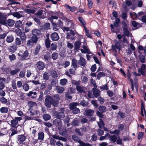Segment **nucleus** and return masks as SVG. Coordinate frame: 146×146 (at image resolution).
I'll return each instance as SVG.
<instances>
[{"instance_id":"22","label":"nucleus","mask_w":146,"mask_h":146,"mask_svg":"<svg viewBox=\"0 0 146 146\" xmlns=\"http://www.w3.org/2000/svg\"><path fill=\"white\" fill-rule=\"evenodd\" d=\"M56 88L57 92L59 93L62 92L64 90L63 87L59 86H56Z\"/></svg>"},{"instance_id":"35","label":"nucleus","mask_w":146,"mask_h":146,"mask_svg":"<svg viewBox=\"0 0 146 146\" xmlns=\"http://www.w3.org/2000/svg\"><path fill=\"white\" fill-rule=\"evenodd\" d=\"M84 29L86 32V36L89 38H92V36L89 33V31L84 26Z\"/></svg>"},{"instance_id":"46","label":"nucleus","mask_w":146,"mask_h":146,"mask_svg":"<svg viewBox=\"0 0 146 146\" xmlns=\"http://www.w3.org/2000/svg\"><path fill=\"white\" fill-rule=\"evenodd\" d=\"M41 46L40 45H37L36 47L35 50V54L36 55L38 53L39 50Z\"/></svg>"},{"instance_id":"40","label":"nucleus","mask_w":146,"mask_h":146,"mask_svg":"<svg viewBox=\"0 0 146 146\" xmlns=\"http://www.w3.org/2000/svg\"><path fill=\"white\" fill-rule=\"evenodd\" d=\"M106 107L104 106H100L98 108L99 110L101 112H104L106 111Z\"/></svg>"},{"instance_id":"58","label":"nucleus","mask_w":146,"mask_h":146,"mask_svg":"<svg viewBox=\"0 0 146 146\" xmlns=\"http://www.w3.org/2000/svg\"><path fill=\"white\" fill-rule=\"evenodd\" d=\"M100 122H98V124L99 127L101 128L103 127H104V124L103 122V121L101 120V119H100Z\"/></svg>"},{"instance_id":"1","label":"nucleus","mask_w":146,"mask_h":146,"mask_svg":"<svg viewBox=\"0 0 146 146\" xmlns=\"http://www.w3.org/2000/svg\"><path fill=\"white\" fill-rule=\"evenodd\" d=\"M45 105L47 108H50L51 104H52L54 106H56V104H55L54 102V101L51 97L49 96H46L45 99Z\"/></svg>"},{"instance_id":"63","label":"nucleus","mask_w":146,"mask_h":146,"mask_svg":"<svg viewBox=\"0 0 146 146\" xmlns=\"http://www.w3.org/2000/svg\"><path fill=\"white\" fill-rule=\"evenodd\" d=\"M0 101L1 102L4 104H6L7 102V100L3 97L0 98Z\"/></svg>"},{"instance_id":"52","label":"nucleus","mask_w":146,"mask_h":146,"mask_svg":"<svg viewBox=\"0 0 146 146\" xmlns=\"http://www.w3.org/2000/svg\"><path fill=\"white\" fill-rule=\"evenodd\" d=\"M102 43L101 41H98L97 43V50L100 48L102 45Z\"/></svg>"},{"instance_id":"24","label":"nucleus","mask_w":146,"mask_h":146,"mask_svg":"<svg viewBox=\"0 0 146 146\" xmlns=\"http://www.w3.org/2000/svg\"><path fill=\"white\" fill-rule=\"evenodd\" d=\"M20 36L22 42H24L26 40V35L25 33L23 32L21 33Z\"/></svg>"},{"instance_id":"42","label":"nucleus","mask_w":146,"mask_h":146,"mask_svg":"<svg viewBox=\"0 0 146 146\" xmlns=\"http://www.w3.org/2000/svg\"><path fill=\"white\" fill-rule=\"evenodd\" d=\"M64 114L63 112H60L58 113L57 115V117L58 119H60V118L64 117Z\"/></svg>"},{"instance_id":"45","label":"nucleus","mask_w":146,"mask_h":146,"mask_svg":"<svg viewBox=\"0 0 146 146\" xmlns=\"http://www.w3.org/2000/svg\"><path fill=\"white\" fill-rule=\"evenodd\" d=\"M51 49L52 50H55L57 48V45L55 43H52L51 45Z\"/></svg>"},{"instance_id":"33","label":"nucleus","mask_w":146,"mask_h":146,"mask_svg":"<svg viewBox=\"0 0 146 146\" xmlns=\"http://www.w3.org/2000/svg\"><path fill=\"white\" fill-rule=\"evenodd\" d=\"M45 45L47 48H48L50 46V42L48 38L45 40Z\"/></svg>"},{"instance_id":"3","label":"nucleus","mask_w":146,"mask_h":146,"mask_svg":"<svg viewBox=\"0 0 146 146\" xmlns=\"http://www.w3.org/2000/svg\"><path fill=\"white\" fill-rule=\"evenodd\" d=\"M22 119V118L16 117L14 119L11 121V123L12 127H14L18 124V122Z\"/></svg>"},{"instance_id":"47","label":"nucleus","mask_w":146,"mask_h":146,"mask_svg":"<svg viewBox=\"0 0 146 146\" xmlns=\"http://www.w3.org/2000/svg\"><path fill=\"white\" fill-rule=\"evenodd\" d=\"M28 105L30 107H32L33 106H36V104L35 102L33 101H30L28 102Z\"/></svg>"},{"instance_id":"36","label":"nucleus","mask_w":146,"mask_h":146,"mask_svg":"<svg viewBox=\"0 0 146 146\" xmlns=\"http://www.w3.org/2000/svg\"><path fill=\"white\" fill-rule=\"evenodd\" d=\"M23 25L21 21L20 20L17 21L15 24V26L16 27H20Z\"/></svg>"},{"instance_id":"2","label":"nucleus","mask_w":146,"mask_h":146,"mask_svg":"<svg viewBox=\"0 0 146 146\" xmlns=\"http://www.w3.org/2000/svg\"><path fill=\"white\" fill-rule=\"evenodd\" d=\"M50 144L51 145H54L56 142L55 139H59V136L56 135H51L50 136Z\"/></svg>"},{"instance_id":"26","label":"nucleus","mask_w":146,"mask_h":146,"mask_svg":"<svg viewBox=\"0 0 146 146\" xmlns=\"http://www.w3.org/2000/svg\"><path fill=\"white\" fill-rule=\"evenodd\" d=\"M8 109L7 107H2L0 108V111L2 113H6L7 112Z\"/></svg>"},{"instance_id":"56","label":"nucleus","mask_w":146,"mask_h":146,"mask_svg":"<svg viewBox=\"0 0 146 146\" xmlns=\"http://www.w3.org/2000/svg\"><path fill=\"white\" fill-rule=\"evenodd\" d=\"M87 1L88 8L89 9H91L92 7L93 3L91 0H88Z\"/></svg>"},{"instance_id":"21","label":"nucleus","mask_w":146,"mask_h":146,"mask_svg":"<svg viewBox=\"0 0 146 146\" xmlns=\"http://www.w3.org/2000/svg\"><path fill=\"white\" fill-rule=\"evenodd\" d=\"M50 75L54 78H56L58 77V75L55 70H51L50 73Z\"/></svg>"},{"instance_id":"41","label":"nucleus","mask_w":146,"mask_h":146,"mask_svg":"<svg viewBox=\"0 0 146 146\" xmlns=\"http://www.w3.org/2000/svg\"><path fill=\"white\" fill-rule=\"evenodd\" d=\"M26 139L25 136L23 135H20L19 136L18 139L21 142H23L25 141Z\"/></svg>"},{"instance_id":"15","label":"nucleus","mask_w":146,"mask_h":146,"mask_svg":"<svg viewBox=\"0 0 146 146\" xmlns=\"http://www.w3.org/2000/svg\"><path fill=\"white\" fill-rule=\"evenodd\" d=\"M83 48L84 50L82 49L80 50L82 53H87V54L89 53V49L86 45H83Z\"/></svg>"},{"instance_id":"64","label":"nucleus","mask_w":146,"mask_h":146,"mask_svg":"<svg viewBox=\"0 0 146 146\" xmlns=\"http://www.w3.org/2000/svg\"><path fill=\"white\" fill-rule=\"evenodd\" d=\"M17 86L18 88H20L23 87L22 82L21 81H18L17 82Z\"/></svg>"},{"instance_id":"38","label":"nucleus","mask_w":146,"mask_h":146,"mask_svg":"<svg viewBox=\"0 0 146 146\" xmlns=\"http://www.w3.org/2000/svg\"><path fill=\"white\" fill-rule=\"evenodd\" d=\"M131 17L133 20L137 18V16L136 13L134 12L131 13H130Z\"/></svg>"},{"instance_id":"7","label":"nucleus","mask_w":146,"mask_h":146,"mask_svg":"<svg viewBox=\"0 0 146 146\" xmlns=\"http://www.w3.org/2000/svg\"><path fill=\"white\" fill-rule=\"evenodd\" d=\"M75 35V33L72 30L70 31V32L66 33V38L67 39H70L72 40L74 38V36Z\"/></svg>"},{"instance_id":"32","label":"nucleus","mask_w":146,"mask_h":146,"mask_svg":"<svg viewBox=\"0 0 146 146\" xmlns=\"http://www.w3.org/2000/svg\"><path fill=\"white\" fill-rule=\"evenodd\" d=\"M81 45V43L79 41L76 42L74 44V48L75 50L78 49Z\"/></svg>"},{"instance_id":"44","label":"nucleus","mask_w":146,"mask_h":146,"mask_svg":"<svg viewBox=\"0 0 146 146\" xmlns=\"http://www.w3.org/2000/svg\"><path fill=\"white\" fill-rule=\"evenodd\" d=\"M78 20L84 26L86 25V23L82 17H78Z\"/></svg>"},{"instance_id":"18","label":"nucleus","mask_w":146,"mask_h":146,"mask_svg":"<svg viewBox=\"0 0 146 146\" xmlns=\"http://www.w3.org/2000/svg\"><path fill=\"white\" fill-rule=\"evenodd\" d=\"M8 133V131L6 128L1 129L0 131V136H2Z\"/></svg>"},{"instance_id":"25","label":"nucleus","mask_w":146,"mask_h":146,"mask_svg":"<svg viewBox=\"0 0 146 146\" xmlns=\"http://www.w3.org/2000/svg\"><path fill=\"white\" fill-rule=\"evenodd\" d=\"M43 11L42 10L38 11L36 14V15L39 16L40 17L43 18L44 17V16L42 15Z\"/></svg>"},{"instance_id":"59","label":"nucleus","mask_w":146,"mask_h":146,"mask_svg":"<svg viewBox=\"0 0 146 146\" xmlns=\"http://www.w3.org/2000/svg\"><path fill=\"white\" fill-rule=\"evenodd\" d=\"M105 75L104 73L102 72L99 73L97 75V79L99 80H100L101 77Z\"/></svg>"},{"instance_id":"9","label":"nucleus","mask_w":146,"mask_h":146,"mask_svg":"<svg viewBox=\"0 0 146 146\" xmlns=\"http://www.w3.org/2000/svg\"><path fill=\"white\" fill-rule=\"evenodd\" d=\"M5 80L4 78H0V90H2L5 88L4 83Z\"/></svg>"},{"instance_id":"43","label":"nucleus","mask_w":146,"mask_h":146,"mask_svg":"<svg viewBox=\"0 0 146 146\" xmlns=\"http://www.w3.org/2000/svg\"><path fill=\"white\" fill-rule=\"evenodd\" d=\"M44 138V134L42 132H40L38 134V139L40 140H42Z\"/></svg>"},{"instance_id":"8","label":"nucleus","mask_w":146,"mask_h":146,"mask_svg":"<svg viewBox=\"0 0 146 146\" xmlns=\"http://www.w3.org/2000/svg\"><path fill=\"white\" fill-rule=\"evenodd\" d=\"M52 15L50 17L49 19L50 21H52L53 19H57L58 18V17L59 16L60 13L56 12L52 13Z\"/></svg>"},{"instance_id":"30","label":"nucleus","mask_w":146,"mask_h":146,"mask_svg":"<svg viewBox=\"0 0 146 146\" xmlns=\"http://www.w3.org/2000/svg\"><path fill=\"white\" fill-rule=\"evenodd\" d=\"M20 71L19 68H16L14 70H11L10 72V74L11 75H14L16 74Z\"/></svg>"},{"instance_id":"11","label":"nucleus","mask_w":146,"mask_h":146,"mask_svg":"<svg viewBox=\"0 0 146 146\" xmlns=\"http://www.w3.org/2000/svg\"><path fill=\"white\" fill-rule=\"evenodd\" d=\"M93 94L95 97H97L99 96L100 93V91L98 89L94 88H93Z\"/></svg>"},{"instance_id":"27","label":"nucleus","mask_w":146,"mask_h":146,"mask_svg":"<svg viewBox=\"0 0 146 146\" xmlns=\"http://www.w3.org/2000/svg\"><path fill=\"white\" fill-rule=\"evenodd\" d=\"M67 82V80L66 79L64 78L60 80V85L64 86L66 84Z\"/></svg>"},{"instance_id":"16","label":"nucleus","mask_w":146,"mask_h":146,"mask_svg":"<svg viewBox=\"0 0 146 146\" xmlns=\"http://www.w3.org/2000/svg\"><path fill=\"white\" fill-rule=\"evenodd\" d=\"M141 114L142 116H144V115L143 114V112H144L145 113V116H146V112L145 110V105L142 102H141Z\"/></svg>"},{"instance_id":"49","label":"nucleus","mask_w":146,"mask_h":146,"mask_svg":"<svg viewBox=\"0 0 146 146\" xmlns=\"http://www.w3.org/2000/svg\"><path fill=\"white\" fill-rule=\"evenodd\" d=\"M72 124L74 126L78 125V119L76 118L74 120L72 121Z\"/></svg>"},{"instance_id":"10","label":"nucleus","mask_w":146,"mask_h":146,"mask_svg":"<svg viewBox=\"0 0 146 146\" xmlns=\"http://www.w3.org/2000/svg\"><path fill=\"white\" fill-rule=\"evenodd\" d=\"M5 24L4 25L9 26L10 27L12 26L15 23L14 21L12 19H9L6 20L5 22Z\"/></svg>"},{"instance_id":"13","label":"nucleus","mask_w":146,"mask_h":146,"mask_svg":"<svg viewBox=\"0 0 146 146\" xmlns=\"http://www.w3.org/2000/svg\"><path fill=\"white\" fill-rule=\"evenodd\" d=\"M51 37L53 40L57 41L59 39V36L58 34L56 33H52L51 36Z\"/></svg>"},{"instance_id":"55","label":"nucleus","mask_w":146,"mask_h":146,"mask_svg":"<svg viewBox=\"0 0 146 146\" xmlns=\"http://www.w3.org/2000/svg\"><path fill=\"white\" fill-rule=\"evenodd\" d=\"M123 24V29H127L128 28L129 25L127 23H126L125 21H123L122 22Z\"/></svg>"},{"instance_id":"31","label":"nucleus","mask_w":146,"mask_h":146,"mask_svg":"<svg viewBox=\"0 0 146 146\" xmlns=\"http://www.w3.org/2000/svg\"><path fill=\"white\" fill-rule=\"evenodd\" d=\"M72 66L74 68H76L77 67L78 64L77 62L74 58H73L72 60Z\"/></svg>"},{"instance_id":"23","label":"nucleus","mask_w":146,"mask_h":146,"mask_svg":"<svg viewBox=\"0 0 146 146\" xmlns=\"http://www.w3.org/2000/svg\"><path fill=\"white\" fill-rule=\"evenodd\" d=\"M14 40L13 37L12 35L8 36L6 38V41L8 43H11Z\"/></svg>"},{"instance_id":"34","label":"nucleus","mask_w":146,"mask_h":146,"mask_svg":"<svg viewBox=\"0 0 146 146\" xmlns=\"http://www.w3.org/2000/svg\"><path fill=\"white\" fill-rule=\"evenodd\" d=\"M43 117L45 121L48 120L50 119L51 118L50 115L47 114L44 115L43 116Z\"/></svg>"},{"instance_id":"50","label":"nucleus","mask_w":146,"mask_h":146,"mask_svg":"<svg viewBox=\"0 0 146 146\" xmlns=\"http://www.w3.org/2000/svg\"><path fill=\"white\" fill-rule=\"evenodd\" d=\"M49 76L48 73L45 72L43 75V78L45 80H47L49 79Z\"/></svg>"},{"instance_id":"39","label":"nucleus","mask_w":146,"mask_h":146,"mask_svg":"<svg viewBox=\"0 0 146 146\" xmlns=\"http://www.w3.org/2000/svg\"><path fill=\"white\" fill-rule=\"evenodd\" d=\"M23 89L26 91H28L29 89V86L27 83L24 84L23 87Z\"/></svg>"},{"instance_id":"54","label":"nucleus","mask_w":146,"mask_h":146,"mask_svg":"<svg viewBox=\"0 0 146 146\" xmlns=\"http://www.w3.org/2000/svg\"><path fill=\"white\" fill-rule=\"evenodd\" d=\"M76 88L77 90L80 93H82L84 91L83 88L80 86H77Z\"/></svg>"},{"instance_id":"51","label":"nucleus","mask_w":146,"mask_h":146,"mask_svg":"<svg viewBox=\"0 0 146 146\" xmlns=\"http://www.w3.org/2000/svg\"><path fill=\"white\" fill-rule=\"evenodd\" d=\"M78 142L82 146H91V145L89 143H85L81 141H79Z\"/></svg>"},{"instance_id":"17","label":"nucleus","mask_w":146,"mask_h":146,"mask_svg":"<svg viewBox=\"0 0 146 146\" xmlns=\"http://www.w3.org/2000/svg\"><path fill=\"white\" fill-rule=\"evenodd\" d=\"M12 15L14 17H16L18 19H19L20 18L23 16V15L22 14L21 12H20V13H14L12 14Z\"/></svg>"},{"instance_id":"29","label":"nucleus","mask_w":146,"mask_h":146,"mask_svg":"<svg viewBox=\"0 0 146 146\" xmlns=\"http://www.w3.org/2000/svg\"><path fill=\"white\" fill-rule=\"evenodd\" d=\"M40 32L38 30L34 29L32 32V34L34 36H36L37 35H39Z\"/></svg>"},{"instance_id":"14","label":"nucleus","mask_w":146,"mask_h":146,"mask_svg":"<svg viewBox=\"0 0 146 146\" xmlns=\"http://www.w3.org/2000/svg\"><path fill=\"white\" fill-rule=\"evenodd\" d=\"M54 124L57 126H61L62 123L60 119H56L54 120L53 121Z\"/></svg>"},{"instance_id":"61","label":"nucleus","mask_w":146,"mask_h":146,"mask_svg":"<svg viewBox=\"0 0 146 146\" xmlns=\"http://www.w3.org/2000/svg\"><path fill=\"white\" fill-rule=\"evenodd\" d=\"M72 110L73 113L75 114L78 113L80 112V110H79V109L77 108L74 109Z\"/></svg>"},{"instance_id":"5","label":"nucleus","mask_w":146,"mask_h":146,"mask_svg":"<svg viewBox=\"0 0 146 146\" xmlns=\"http://www.w3.org/2000/svg\"><path fill=\"white\" fill-rule=\"evenodd\" d=\"M36 66L39 70H43L45 67L44 64L42 62L40 61L37 62Z\"/></svg>"},{"instance_id":"37","label":"nucleus","mask_w":146,"mask_h":146,"mask_svg":"<svg viewBox=\"0 0 146 146\" xmlns=\"http://www.w3.org/2000/svg\"><path fill=\"white\" fill-rule=\"evenodd\" d=\"M80 104L83 107H86L88 106L89 104L88 102L83 100L80 102Z\"/></svg>"},{"instance_id":"48","label":"nucleus","mask_w":146,"mask_h":146,"mask_svg":"<svg viewBox=\"0 0 146 146\" xmlns=\"http://www.w3.org/2000/svg\"><path fill=\"white\" fill-rule=\"evenodd\" d=\"M58 56V54L56 52H54L52 54V58L54 60H55L57 58Z\"/></svg>"},{"instance_id":"57","label":"nucleus","mask_w":146,"mask_h":146,"mask_svg":"<svg viewBox=\"0 0 146 146\" xmlns=\"http://www.w3.org/2000/svg\"><path fill=\"white\" fill-rule=\"evenodd\" d=\"M15 43L17 45H19L21 44V41L20 39L18 38H17L15 40Z\"/></svg>"},{"instance_id":"12","label":"nucleus","mask_w":146,"mask_h":146,"mask_svg":"<svg viewBox=\"0 0 146 146\" xmlns=\"http://www.w3.org/2000/svg\"><path fill=\"white\" fill-rule=\"evenodd\" d=\"M78 63L79 65L84 67L85 66L86 62L85 59L83 57H80V60L78 61Z\"/></svg>"},{"instance_id":"28","label":"nucleus","mask_w":146,"mask_h":146,"mask_svg":"<svg viewBox=\"0 0 146 146\" xmlns=\"http://www.w3.org/2000/svg\"><path fill=\"white\" fill-rule=\"evenodd\" d=\"M109 138H110V135L109 134L107 133L104 136L101 137H100V141H102L105 139H108Z\"/></svg>"},{"instance_id":"6","label":"nucleus","mask_w":146,"mask_h":146,"mask_svg":"<svg viewBox=\"0 0 146 146\" xmlns=\"http://www.w3.org/2000/svg\"><path fill=\"white\" fill-rule=\"evenodd\" d=\"M112 49L113 51H115L116 52V49L119 51L121 49V46L119 43L116 42L114 45L112 46Z\"/></svg>"},{"instance_id":"62","label":"nucleus","mask_w":146,"mask_h":146,"mask_svg":"<svg viewBox=\"0 0 146 146\" xmlns=\"http://www.w3.org/2000/svg\"><path fill=\"white\" fill-rule=\"evenodd\" d=\"M38 39V38L36 36H34L32 37L31 40L33 43H36Z\"/></svg>"},{"instance_id":"19","label":"nucleus","mask_w":146,"mask_h":146,"mask_svg":"<svg viewBox=\"0 0 146 146\" xmlns=\"http://www.w3.org/2000/svg\"><path fill=\"white\" fill-rule=\"evenodd\" d=\"M79 105V104L77 102H73L72 103L70 104L69 105L70 109L71 110H72L76 108V106Z\"/></svg>"},{"instance_id":"60","label":"nucleus","mask_w":146,"mask_h":146,"mask_svg":"<svg viewBox=\"0 0 146 146\" xmlns=\"http://www.w3.org/2000/svg\"><path fill=\"white\" fill-rule=\"evenodd\" d=\"M100 88L101 90H107L108 88V86L106 84L100 86Z\"/></svg>"},{"instance_id":"4","label":"nucleus","mask_w":146,"mask_h":146,"mask_svg":"<svg viewBox=\"0 0 146 146\" xmlns=\"http://www.w3.org/2000/svg\"><path fill=\"white\" fill-rule=\"evenodd\" d=\"M6 19L7 15L3 13L0 12V23L1 24L4 25L6 24Z\"/></svg>"},{"instance_id":"20","label":"nucleus","mask_w":146,"mask_h":146,"mask_svg":"<svg viewBox=\"0 0 146 146\" xmlns=\"http://www.w3.org/2000/svg\"><path fill=\"white\" fill-rule=\"evenodd\" d=\"M86 114L87 116H91L93 114L94 111L90 109L88 110L85 111Z\"/></svg>"},{"instance_id":"53","label":"nucleus","mask_w":146,"mask_h":146,"mask_svg":"<svg viewBox=\"0 0 146 146\" xmlns=\"http://www.w3.org/2000/svg\"><path fill=\"white\" fill-rule=\"evenodd\" d=\"M91 103L95 107H97L98 106L97 101L95 100H92L91 101Z\"/></svg>"}]
</instances>
